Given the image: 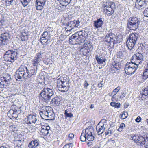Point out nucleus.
Segmentation results:
<instances>
[{
    "mask_svg": "<svg viewBox=\"0 0 148 148\" xmlns=\"http://www.w3.org/2000/svg\"><path fill=\"white\" fill-rule=\"evenodd\" d=\"M122 40L121 38L111 33L107 34L104 38L105 41L107 42L108 45L111 48L116 47L117 44L120 43Z\"/></svg>",
    "mask_w": 148,
    "mask_h": 148,
    "instance_id": "nucleus-1",
    "label": "nucleus"
},
{
    "mask_svg": "<svg viewBox=\"0 0 148 148\" xmlns=\"http://www.w3.org/2000/svg\"><path fill=\"white\" fill-rule=\"evenodd\" d=\"M92 131L93 129L91 128V126H89L83 130L80 137L81 141L84 142L86 140L89 141L93 140L94 137L92 134Z\"/></svg>",
    "mask_w": 148,
    "mask_h": 148,
    "instance_id": "nucleus-2",
    "label": "nucleus"
},
{
    "mask_svg": "<svg viewBox=\"0 0 148 148\" xmlns=\"http://www.w3.org/2000/svg\"><path fill=\"white\" fill-rule=\"evenodd\" d=\"M54 90L49 88H45L41 92L39 95L40 99L44 101L47 102L49 101L51 97L54 95Z\"/></svg>",
    "mask_w": 148,
    "mask_h": 148,
    "instance_id": "nucleus-3",
    "label": "nucleus"
},
{
    "mask_svg": "<svg viewBox=\"0 0 148 148\" xmlns=\"http://www.w3.org/2000/svg\"><path fill=\"white\" fill-rule=\"evenodd\" d=\"M18 54L16 49L9 50L4 54V58L5 61L12 63L17 59Z\"/></svg>",
    "mask_w": 148,
    "mask_h": 148,
    "instance_id": "nucleus-4",
    "label": "nucleus"
},
{
    "mask_svg": "<svg viewBox=\"0 0 148 148\" xmlns=\"http://www.w3.org/2000/svg\"><path fill=\"white\" fill-rule=\"evenodd\" d=\"M104 6L103 12L108 16H110L114 15V10L116 8L115 4L114 2H108L103 3Z\"/></svg>",
    "mask_w": 148,
    "mask_h": 148,
    "instance_id": "nucleus-5",
    "label": "nucleus"
},
{
    "mask_svg": "<svg viewBox=\"0 0 148 148\" xmlns=\"http://www.w3.org/2000/svg\"><path fill=\"white\" fill-rule=\"evenodd\" d=\"M140 23V18L136 17H132L129 19L127 25L130 29L135 30L138 28Z\"/></svg>",
    "mask_w": 148,
    "mask_h": 148,
    "instance_id": "nucleus-6",
    "label": "nucleus"
},
{
    "mask_svg": "<svg viewBox=\"0 0 148 148\" xmlns=\"http://www.w3.org/2000/svg\"><path fill=\"white\" fill-rule=\"evenodd\" d=\"M137 50L138 53L133 56L131 61L138 65L141 63L143 60V52L142 48L141 46L138 47Z\"/></svg>",
    "mask_w": 148,
    "mask_h": 148,
    "instance_id": "nucleus-7",
    "label": "nucleus"
},
{
    "mask_svg": "<svg viewBox=\"0 0 148 148\" xmlns=\"http://www.w3.org/2000/svg\"><path fill=\"white\" fill-rule=\"evenodd\" d=\"M60 82H61V84L57 86L58 90L63 92L68 91L70 86L69 80L62 77L57 80L58 83H60Z\"/></svg>",
    "mask_w": 148,
    "mask_h": 148,
    "instance_id": "nucleus-8",
    "label": "nucleus"
},
{
    "mask_svg": "<svg viewBox=\"0 0 148 148\" xmlns=\"http://www.w3.org/2000/svg\"><path fill=\"white\" fill-rule=\"evenodd\" d=\"M29 73V70L26 67L21 66L16 72L15 77L16 80L21 79L22 77L26 78L27 77V75Z\"/></svg>",
    "mask_w": 148,
    "mask_h": 148,
    "instance_id": "nucleus-9",
    "label": "nucleus"
},
{
    "mask_svg": "<svg viewBox=\"0 0 148 148\" xmlns=\"http://www.w3.org/2000/svg\"><path fill=\"white\" fill-rule=\"evenodd\" d=\"M138 67L137 64L131 61L125 65L124 70L127 74L131 75L135 73Z\"/></svg>",
    "mask_w": 148,
    "mask_h": 148,
    "instance_id": "nucleus-10",
    "label": "nucleus"
},
{
    "mask_svg": "<svg viewBox=\"0 0 148 148\" xmlns=\"http://www.w3.org/2000/svg\"><path fill=\"white\" fill-rule=\"evenodd\" d=\"M40 41L42 44L47 45L49 44L51 41V35L50 32L45 31L42 34Z\"/></svg>",
    "mask_w": 148,
    "mask_h": 148,
    "instance_id": "nucleus-11",
    "label": "nucleus"
},
{
    "mask_svg": "<svg viewBox=\"0 0 148 148\" xmlns=\"http://www.w3.org/2000/svg\"><path fill=\"white\" fill-rule=\"evenodd\" d=\"M10 40L9 34L7 33L1 34L0 37V46L7 45Z\"/></svg>",
    "mask_w": 148,
    "mask_h": 148,
    "instance_id": "nucleus-12",
    "label": "nucleus"
},
{
    "mask_svg": "<svg viewBox=\"0 0 148 148\" xmlns=\"http://www.w3.org/2000/svg\"><path fill=\"white\" fill-rule=\"evenodd\" d=\"M74 36L76 38L77 40L79 41V43L84 42V36L85 34L82 31H80L75 33Z\"/></svg>",
    "mask_w": 148,
    "mask_h": 148,
    "instance_id": "nucleus-13",
    "label": "nucleus"
},
{
    "mask_svg": "<svg viewBox=\"0 0 148 148\" xmlns=\"http://www.w3.org/2000/svg\"><path fill=\"white\" fill-rule=\"evenodd\" d=\"M147 2V0H136L135 6L138 8H143L146 6Z\"/></svg>",
    "mask_w": 148,
    "mask_h": 148,
    "instance_id": "nucleus-14",
    "label": "nucleus"
},
{
    "mask_svg": "<svg viewBox=\"0 0 148 148\" xmlns=\"http://www.w3.org/2000/svg\"><path fill=\"white\" fill-rule=\"evenodd\" d=\"M46 1V0H36L35 5L36 9L39 10L42 9Z\"/></svg>",
    "mask_w": 148,
    "mask_h": 148,
    "instance_id": "nucleus-15",
    "label": "nucleus"
},
{
    "mask_svg": "<svg viewBox=\"0 0 148 148\" xmlns=\"http://www.w3.org/2000/svg\"><path fill=\"white\" fill-rule=\"evenodd\" d=\"M37 121L36 116L33 115H30L27 117V120L25 121L26 123L28 124L35 123Z\"/></svg>",
    "mask_w": 148,
    "mask_h": 148,
    "instance_id": "nucleus-16",
    "label": "nucleus"
},
{
    "mask_svg": "<svg viewBox=\"0 0 148 148\" xmlns=\"http://www.w3.org/2000/svg\"><path fill=\"white\" fill-rule=\"evenodd\" d=\"M94 26L97 29L100 28L102 27L103 23V21L101 18L97 19V20L94 21Z\"/></svg>",
    "mask_w": 148,
    "mask_h": 148,
    "instance_id": "nucleus-17",
    "label": "nucleus"
},
{
    "mask_svg": "<svg viewBox=\"0 0 148 148\" xmlns=\"http://www.w3.org/2000/svg\"><path fill=\"white\" fill-rule=\"evenodd\" d=\"M62 99V97L60 96H57L52 99L51 100L52 103L53 104L58 106L60 103V102Z\"/></svg>",
    "mask_w": 148,
    "mask_h": 148,
    "instance_id": "nucleus-18",
    "label": "nucleus"
},
{
    "mask_svg": "<svg viewBox=\"0 0 148 148\" xmlns=\"http://www.w3.org/2000/svg\"><path fill=\"white\" fill-rule=\"evenodd\" d=\"M80 22L79 21H71L68 23L69 26L71 27L72 28L75 27H77L79 25Z\"/></svg>",
    "mask_w": 148,
    "mask_h": 148,
    "instance_id": "nucleus-19",
    "label": "nucleus"
},
{
    "mask_svg": "<svg viewBox=\"0 0 148 148\" xmlns=\"http://www.w3.org/2000/svg\"><path fill=\"white\" fill-rule=\"evenodd\" d=\"M136 42L127 40L126 41V45L129 49H131L133 48L136 43Z\"/></svg>",
    "mask_w": 148,
    "mask_h": 148,
    "instance_id": "nucleus-20",
    "label": "nucleus"
},
{
    "mask_svg": "<svg viewBox=\"0 0 148 148\" xmlns=\"http://www.w3.org/2000/svg\"><path fill=\"white\" fill-rule=\"evenodd\" d=\"M96 59L98 64H103V62L106 61V59L105 57H100L98 55L95 56Z\"/></svg>",
    "mask_w": 148,
    "mask_h": 148,
    "instance_id": "nucleus-21",
    "label": "nucleus"
},
{
    "mask_svg": "<svg viewBox=\"0 0 148 148\" xmlns=\"http://www.w3.org/2000/svg\"><path fill=\"white\" fill-rule=\"evenodd\" d=\"M138 37V35L136 33L131 34L129 36L128 40L134 41H136Z\"/></svg>",
    "mask_w": 148,
    "mask_h": 148,
    "instance_id": "nucleus-22",
    "label": "nucleus"
},
{
    "mask_svg": "<svg viewBox=\"0 0 148 148\" xmlns=\"http://www.w3.org/2000/svg\"><path fill=\"white\" fill-rule=\"evenodd\" d=\"M105 127H104V124L102 126H98V125L96 126V130L97 131V133L98 135L101 134H102L104 132L105 130Z\"/></svg>",
    "mask_w": 148,
    "mask_h": 148,
    "instance_id": "nucleus-23",
    "label": "nucleus"
},
{
    "mask_svg": "<svg viewBox=\"0 0 148 148\" xmlns=\"http://www.w3.org/2000/svg\"><path fill=\"white\" fill-rule=\"evenodd\" d=\"M62 6H65L70 3L71 2L75 0H58Z\"/></svg>",
    "mask_w": 148,
    "mask_h": 148,
    "instance_id": "nucleus-24",
    "label": "nucleus"
},
{
    "mask_svg": "<svg viewBox=\"0 0 148 148\" xmlns=\"http://www.w3.org/2000/svg\"><path fill=\"white\" fill-rule=\"evenodd\" d=\"M36 71L34 68L33 67H31L29 73H27V77H30L32 75H36Z\"/></svg>",
    "mask_w": 148,
    "mask_h": 148,
    "instance_id": "nucleus-25",
    "label": "nucleus"
},
{
    "mask_svg": "<svg viewBox=\"0 0 148 148\" xmlns=\"http://www.w3.org/2000/svg\"><path fill=\"white\" fill-rule=\"evenodd\" d=\"M18 110H10L9 111L8 114H10L12 117L17 118L18 116Z\"/></svg>",
    "mask_w": 148,
    "mask_h": 148,
    "instance_id": "nucleus-26",
    "label": "nucleus"
},
{
    "mask_svg": "<svg viewBox=\"0 0 148 148\" xmlns=\"http://www.w3.org/2000/svg\"><path fill=\"white\" fill-rule=\"evenodd\" d=\"M40 61L38 59H37L35 57L34 59L32 61V63L33 65V66H36V69H38L37 66Z\"/></svg>",
    "mask_w": 148,
    "mask_h": 148,
    "instance_id": "nucleus-27",
    "label": "nucleus"
},
{
    "mask_svg": "<svg viewBox=\"0 0 148 148\" xmlns=\"http://www.w3.org/2000/svg\"><path fill=\"white\" fill-rule=\"evenodd\" d=\"M114 63V64H113V63L112 64V67L114 68L117 70L119 69L121 66L120 63L117 62H115Z\"/></svg>",
    "mask_w": 148,
    "mask_h": 148,
    "instance_id": "nucleus-28",
    "label": "nucleus"
},
{
    "mask_svg": "<svg viewBox=\"0 0 148 148\" xmlns=\"http://www.w3.org/2000/svg\"><path fill=\"white\" fill-rule=\"evenodd\" d=\"M143 78L144 79H146L148 78V67L146 66L143 74Z\"/></svg>",
    "mask_w": 148,
    "mask_h": 148,
    "instance_id": "nucleus-29",
    "label": "nucleus"
},
{
    "mask_svg": "<svg viewBox=\"0 0 148 148\" xmlns=\"http://www.w3.org/2000/svg\"><path fill=\"white\" fill-rule=\"evenodd\" d=\"M4 77L5 78V83H6V84H8L9 82H10L11 80L10 75L9 74H7Z\"/></svg>",
    "mask_w": 148,
    "mask_h": 148,
    "instance_id": "nucleus-30",
    "label": "nucleus"
},
{
    "mask_svg": "<svg viewBox=\"0 0 148 148\" xmlns=\"http://www.w3.org/2000/svg\"><path fill=\"white\" fill-rule=\"evenodd\" d=\"M74 35L73 34L70 38L69 39V42L71 43H72V42H75V41L79 43V41L77 40L76 38L74 36Z\"/></svg>",
    "mask_w": 148,
    "mask_h": 148,
    "instance_id": "nucleus-31",
    "label": "nucleus"
},
{
    "mask_svg": "<svg viewBox=\"0 0 148 148\" xmlns=\"http://www.w3.org/2000/svg\"><path fill=\"white\" fill-rule=\"evenodd\" d=\"M142 96L146 97L148 96V87L145 88L141 92Z\"/></svg>",
    "mask_w": 148,
    "mask_h": 148,
    "instance_id": "nucleus-32",
    "label": "nucleus"
},
{
    "mask_svg": "<svg viewBox=\"0 0 148 148\" xmlns=\"http://www.w3.org/2000/svg\"><path fill=\"white\" fill-rule=\"evenodd\" d=\"M120 90V88L118 87L114 90L112 93V94L113 95V96H112V98H115L116 94Z\"/></svg>",
    "mask_w": 148,
    "mask_h": 148,
    "instance_id": "nucleus-33",
    "label": "nucleus"
},
{
    "mask_svg": "<svg viewBox=\"0 0 148 148\" xmlns=\"http://www.w3.org/2000/svg\"><path fill=\"white\" fill-rule=\"evenodd\" d=\"M145 139L141 137L140 139H138V140L136 142L138 145H143L144 144Z\"/></svg>",
    "mask_w": 148,
    "mask_h": 148,
    "instance_id": "nucleus-34",
    "label": "nucleus"
},
{
    "mask_svg": "<svg viewBox=\"0 0 148 148\" xmlns=\"http://www.w3.org/2000/svg\"><path fill=\"white\" fill-rule=\"evenodd\" d=\"M121 116L120 118L122 119H124L127 117L128 115L127 112H124L121 114L120 115V116Z\"/></svg>",
    "mask_w": 148,
    "mask_h": 148,
    "instance_id": "nucleus-35",
    "label": "nucleus"
},
{
    "mask_svg": "<svg viewBox=\"0 0 148 148\" xmlns=\"http://www.w3.org/2000/svg\"><path fill=\"white\" fill-rule=\"evenodd\" d=\"M110 105L114 107L115 108H120V104L119 103H116L114 102H111L110 103Z\"/></svg>",
    "mask_w": 148,
    "mask_h": 148,
    "instance_id": "nucleus-36",
    "label": "nucleus"
},
{
    "mask_svg": "<svg viewBox=\"0 0 148 148\" xmlns=\"http://www.w3.org/2000/svg\"><path fill=\"white\" fill-rule=\"evenodd\" d=\"M30 1L29 0H21V2L22 3L23 6L25 7L28 5Z\"/></svg>",
    "mask_w": 148,
    "mask_h": 148,
    "instance_id": "nucleus-37",
    "label": "nucleus"
},
{
    "mask_svg": "<svg viewBox=\"0 0 148 148\" xmlns=\"http://www.w3.org/2000/svg\"><path fill=\"white\" fill-rule=\"evenodd\" d=\"M64 114L66 117L71 118L73 116V114L71 113H68V111L67 110H65Z\"/></svg>",
    "mask_w": 148,
    "mask_h": 148,
    "instance_id": "nucleus-38",
    "label": "nucleus"
},
{
    "mask_svg": "<svg viewBox=\"0 0 148 148\" xmlns=\"http://www.w3.org/2000/svg\"><path fill=\"white\" fill-rule=\"evenodd\" d=\"M40 132L44 136H46L49 133V132L47 130H44L43 128H42V130L40 131Z\"/></svg>",
    "mask_w": 148,
    "mask_h": 148,
    "instance_id": "nucleus-39",
    "label": "nucleus"
},
{
    "mask_svg": "<svg viewBox=\"0 0 148 148\" xmlns=\"http://www.w3.org/2000/svg\"><path fill=\"white\" fill-rule=\"evenodd\" d=\"M117 56L119 58H122L124 57L123 53L122 51H119L117 53Z\"/></svg>",
    "mask_w": 148,
    "mask_h": 148,
    "instance_id": "nucleus-40",
    "label": "nucleus"
},
{
    "mask_svg": "<svg viewBox=\"0 0 148 148\" xmlns=\"http://www.w3.org/2000/svg\"><path fill=\"white\" fill-rule=\"evenodd\" d=\"M125 125L124 123H121L119 128L118 129V130L119 132H121L123 129L124 127H125Z\"/></svg>",
    "mask_w": 148,
    "mask_h": 148,
    "instance_id": "nucleus-41",
    "label": "nucleus"
},
{
    "mask_svg": "<svg viewBox=\"0 0 148 148\" xmlns=\"http://www.w3.org/2000/svg\"><path fill=\"white\" fill-rule=\"evenodd\" d=\"M42 57V53L40 52L36 54V56L35 57L37 59L39 60L40 61H41V58Z\"/></svg>",
    "mask_w": 148,
    "mask_h": 148,
    "instance_id": "nucleus-42",
    "label": "nucleus"
},
{
    "mask_svg": "<svg viewBox=\"0 0 148 148\" xmlns=\"http://www.w3.org/2000/svg\"><path fill=\"white\" fill-rule=\"evenodd\" d=\"M41 114H45V115L47 116V117L49 116V113L47 111H41L40 112V114L41 117L43 118L41 116Z\"/></svg>",
    "mask_w": 148,
    "mask_h": 148,
    "instance_id": "nucleus-43",
    "label": "nucleus"
},
{
    "mask_svg": "<svg viewBox=\"0 0 148 148\" xmlns=\"http://www.w3.org/2000/svg\"><path fill=\"white\" fill-rule=\"evenodd\" d=\"M73 144L72 143H69L65 145L63 148H72Z\"/></svg>",
    "mask_w": 148,
    "mask_h": 148,
    "instance_id": "nucleus-44",
    "label": "nucleus"
},
{
    "mask_svg": "<svg viewBox=\"0 0 148 148\" xmlns=\"http://www.w3.org/2000/svg\"><path fill=\"white\" fill-rule=\"evenodd\" d=\"M86 46H85V47H86V49L90 51L92 49V47L91 43H89L88 44H86Z\"/></svg>",
    "mask_w": 148,
    "mask_h": 148,
    "instance_id": "nucleus-45",
    "label": "nucleus"
},
{
    "mask_svg": "<svg viewBox=\"0 0 148 148\" xmlns=\"http://www.w3.org/2000/svg\"><path fill=\"white\" fill-rule=\"evenodd\" d=\"M132 139L136 143L137 141H138V139H140V138L138 136H133V137L132 138Z\"/></svg>",
    "mask_w": 148,
    "mask_h": 148,
    "instance_id": "nucleus-46",
    "label": "nucleus"
},
{
    "mask_svg": "<svg viewBox=\"0 0 148 148\" xmlns=\"http://www.w3.org/2000/svg\"><path fill=\"white\" fill-rule=\"evenodd\" d=\"M34 148H35L39 145V143L37 140L32 141Z\"/></svg>",
    "mask_w": 148,
    "mask_h": 148,
    "instance_id": "nucleus-47",
    "label": "nucleus"
},
{
    "mask_svg": "<svg viewBox=\"0 0 148 148\" xmlns=\"http://www.w3.org/2000/svg\"><path fill=\"white\" fill-rule=\"evenodd\" d=\"M74 137V134L73 133H71L69 134L68 138L69 140H72L73 138Z\"/></svg>",
    "mask_w": 148,
    "mask_h": 148,
    "instance_id": "nucleus-48",
    "label": "nucleus"
},
{
    "mask_svg": "<svg viewBox=\"0 0 148 148\" xmlns=\"http://www.w3.org/2000/svg\"><path fill=\"white\" fill-rule=\"evenodd\" d=\"M108 143L112 146L115 145V141L113 140L110 139L108 141Z\"/></svg>",
    "mask_w": 148,
    "mask_h": 148,
    "instance_id": "nucleus-49",
    "label": "nucleus"
},
{
    "mask_svg": "<svg viewBox=\"0 0 148 148\" xmlns=\"http://www.w3.org/2000/svg\"><path fill=\"white\" fill-rule=\"evenodd\" d=\"M73 29V28H72L71 27L69 26V24L68 23V26L65 28V30L66 31H71Z\"/></svg>",
    "mask_w": 148,
    "mask_h": 148,
    "instance_id": "nucleus-50",
    "label": "nucleus"
},
{
    "mask_svg": "<svg viewBox=\"0 0 148 148\" xmlns=\"http://www.w3.org/2000/svg\"><path fill=\"white\" fill-rule=\"evenodd\" d=\"M7 86V85L5 84H3L0 81V88H2Z\"/></svg>",
    "mask_w": 148,
    "mask_h": 148,
    "instance_id": "nucleus-51",
    "label": "nucleus"
},
{
    "mask_svg": "<svg viewBox=\"0 0 148 148\" xmlns=\"http://www.w3.org/2000/svg\"><path fill=\"white\" fill-rule=\"evenodd\" d=\"M143 13L145 16L148 17V9L145 10Z\"/></svg>",
    "mask_w": 148,
    "mask_h": 148,
    "instance_id": "nucleus-52",
    "label": "nucleus"
},
{
    "mask_svg": "<svg viewBox=\"0 0 148 148\" xmlns=\"http://www.w3.org/2000/svg\"><path fill=\"white\" fill-rule=\"evenodd\" d=\"M33 142L32 141L30 142L28 146L29 148H34V146L33 144Z\"/></svg>",
    "mask_w": 148,
    "mask_h": 148,
    "instance_id": "nucleus-53",
    "label": "nucleus"
},
{
    "mask_svg": "<svg viewBox=\"0 0 148 148\" xmlns=\"http://www.w3.org/2000/svg\"><path fill=\"white\" fill-rule=\"evenodd\" d=\"M0 81L3 84H6V83H5V78H4V77H2L0 78Z\"/></svg>",
    "mask_w": 148,
    "mask_h": 148,
    "instance_id": "nucleus-54",
    "label": "nucleus"
},
{
    "mask_svg": "<svg viewBox=\"0 0 148 148\" xmlns=\"http://www.w3.org/2000/svg\"><path fill=\"white\" fill-rule=\"evenodd\" d=\"M101 122H102L103 124H104V123H106V120L105 119H102L101 121L99 122V123H98V125H99V124L101 123Z\"/></svg>",
    "mask_w": 148,
    "mask_h": 148,
    "instance_id": "nucleus-55",
    "label": "nucleus"
},
{
    "mask_svg": "<svg viewBox=\"0 0 148 148\" xmlns=\"http://www.w3.org/2000/svg\"><path fill=\"white\" fill-rule=\"evenodd\" d=\"M21 39L22 41L26 40L27 39V36H21Z\"/></svg>",
    "mask_w": 148,
    "mask_h": 148,
    "instance_id": "nucleus-56",
    "label": "nucleus"
},
{
    "mask_svg": "<svg viewBox=\"0 0 148 148\" xmlns=\"http://www.w3.org/2000/svg\"><path fill=\"white\" fill-rule=\"evenodd\" d=\"M42 128L44 130H47V131L48 132L49 131V130L50 129V127L49 126H44V127Z\"/></svg>",
    "mask_w": 148,
    "mask_h": 148,
    "instance_id": "nucleus-57",
    "label": "nucleus"
},
{
    "mask_svg": "<svg viewBox=\"0 0 148 148\" xmlns=\"http://www.w3.org/2000/svg\"><path fill=\"white\" fill-rule=\"evenodd\" d=\"M141 118L140 116H138L135 120V121L137 122H139L140 121Z\"/></svg>",
    "mask_w": 148,
    "mask_h": 148,
    "instance_id": "nucleus-58",
    "label": "nucleus"
},
{
    "mask_svg": "<svg viewBox=\"0 0 148 148\" xmlns=\"http://www.w3.org/2000/svg\"><path fill=\"white\" fill-rule=\"evenodd\" d=\"M125 94L124 93H121V95L120 96L119 98L120 99H122L123 98L125 97Z\"/></svg>",
    "mask_w": 148,
    "mask_h": 148,
    "instance_id": "nucleus-59",
    "label": "nucleus"
},
{
    "mask_svg": "<svg viewBox=\"0 0 148 148\" xmlns=\"http://www.w3.org/2000/svg\"><path fill=\"white\" fill-rule=\"evenodd\" d=\"M144 144L146 146V147L147 148H148V140L145 141L144 142Z\"/></svg>",
    "mask_w": 148,
    "mask_h": 148,
    "instance_id": "nucleus-60",
    "label": "nucleus"
},
{
    "mask_svg": "<svg viewBox=\"0 0 148 148\" xmlns=\"http://www.w3.org/2000/svg\"><path fill=\"white\" fill-rule=\"evenodd\" d=\"M115 125L114 123V122H112L110 124V127H113Z\"/></svg>",
    "mask_w": 148,
    "mask_h": 148,
    "instance_id": "nucleus-61",
    "label": "nucleus"
},
{
    "mask_svg": "<svg viewBox=\"0 0 148 148\" xmlns=\"http://www.w3.org/2000/svg\"><path fill=\"white\" fill-rule=\"evenodd\" d=\"M84 86H86V87L89 85V84L86 81H85L84 83Z\"/></svg>",
    "mask_w": 148,
    "mask_h": 148,
    "instance_id": "nucleus-62",
    "label": "nucleus"
},
{
    "mask_svg": "<svg viewBox=\"0 0 148 148\" xmlns=\"http://www.w3.org/2000/svg\"><path fill=\"white\" fill-rule=\"evenodd\" d=\"M102 82H101L100 84H98V86L99 87H102V84L101 83Z\"/></svg>",
    "mask_w": 148,
    "mask_h": 148,
    "instance_id": "nucleus-63",
    "label": "nucleus"
},
{
    "mask_svg": "<svg viewBox=\"0 0 148 148\" xmlns=\"http://www.w3.org/2000/svg\"><path fill=\"white\" fill-rule=\"evenodd\" d=\"M93 148H99V147L97 145H95Z\"/></svg>",
    "mask_w": 148,
    "mask_h": 148,
    "instance_id": "nucleus-64",
    "label": "nucleus"
}]
</instances>
